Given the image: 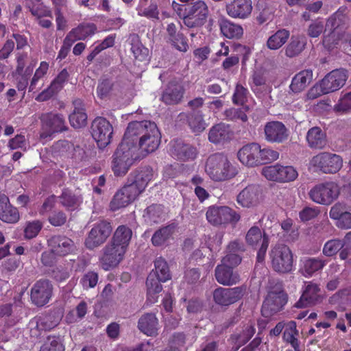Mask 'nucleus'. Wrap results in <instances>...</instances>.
<instances>
[{
    "mask_svg": "<svg viewBox=\"0 0 351 351\" xmlns=\"http://www.w3.org/2000/svg\"><path fill=\"white\" fill-rule=\"evenodd\" d=\"M123 139L130 145H136L137 152L141 157L158 149L161 135L155 123L145 120L130 123Z\"/></svg>",
    "mask_w": 351,
    "mask_h": 351,
    "instance_id": "nucleus-1",
    "label": "nucleus"
},
{
    "mask_svg": "<svg viewBox=\"0 0 351 351\" xmlns=\"http://www.w3.org/2000/svg\"><path fill=\"white\" fill-rule=\"evenodd\" d=\"M346 8H340L326 24L325 33L323 40L324 45L328 49L333 48L337 45H343L346 51H351V38L348 34L342 30L343 26L346 23Z\"/></svg>",
    "mask_w": 351,
    "mask_h": 351,
    "instance_id": "nucleus-2",
    "label": "nucleus"
},
{
    "mask_svg": "<svg viewBox=\"0 0 351 351\" xmlns=\"http://www.w3.org/2000/svg\"><path fill=\"white\" fill-rule=\"evenodd\" d=\"M204 170L208 177L215 182L226 181L237 174V168L227 156L221 154L210 156L206 159Z\"/></svg>",
    "mask_w": 351,
    "mask_h": 351,
    "instance_id": "nucleus-3",
    "label": "nucleus"
},
{
    "mask_svg": "<svg viewBox=\"0 0 351 351\" xmlns=\"http://www.w3.org/2000/svg\"><path fill=\"white\" fill-rule=\"evenodd\" d=\"M141 158L136 145H130L123 138L113 155L112 168L117 176H124L134 162Z\"/></svg>",
    "mask_w": 351,
    "mask_h": 351,
    "instance_id": "nucleus-4",
    "label": "nucleus"
},
{
    "mask_svg": "<svg viewBox=\"0 0 351 351\" xmlns=\"http://www.w3.org/2000/svg\"><path fill=\"white\" fill-rule=\"evenodd\" d=\"M348 77L346 70L342 69L332 70L310 89L308 93V98L314 99L322 95L339 90L345 85Z\"/></svg>",
    "mask_w": 351,
    "mask_h": 351,
    "instance_id": "nucleus-5",
    "label": "nucleus"
},
{
    "mask_svg": "<svg viewBox=\"0 0 351 351\" xmlns=\"http://www.w3.org/2000/svg\"><path fill=\"white\" fill-rule=\"evenodd\" d=\"M271 267L278 274H289L293 269V255L289 247L285 245L275 246L270 254Z\"/></svg>",
    "mask_w": 351,
    "mask_h": 351,
    "instance_id": "nucleus-6",
    "label": "nucleus"
},
{
    "mask_svg": "<svg viewBox=\"0 0 351 351\" xmlns=\"http://www.w3.org/2000/svg\"><path fill=\"white\" fill-rule=\"evenodd\" d=\"M343 158L336 154L321 152L313 156L310 165L324 173H336L343 167Z\"/></svg>",
    "mask_w": 351,
    "mask_h": 351,
    "instance_id": "nucleus-7",
    "label": "nucleus"
},
{
    "mask_svg": "<svg viewBox=\"0 0 351 351\" xmlns=\"http://www.w3.org/2000/svg\"><path fill=\"white\" fill-rule=\"evenodd\" d=\"M339 193L340 189L336 182H326L313 186L309 191V196L317 204L329 205L339 197Z\"/></svg>",
    "mask_w": 351,
    "mask_h": 351,
    "instance_id": "nucleus-8",
    "label": "nucleus"
},
{
    "mask_svg": "<svg viewBox=\"0 0 351 351\" xmlns=\"http://www.w3.org/2000/svg\"><path fill=\"white\" fill-rule=\"evenodd\" d=\"M185 10L183 23L189 28L202 27L206 23L209 16L207 4L201 0L189 5Z\"/></svg>",
    "mask_w": 351,
    "mask_h": 351,
    "instance_id": "nucleus-9",
    "label": "nucleus"
},
{
    "mask_svg": "<svg viewBox=\"0 0 351 351\" xmlns=\"http://www.w3.org/2000/svg\"><path fill=\"white\" fill-rule=\"evenodd\" d=\"M206 217L208 223L213 226L235 223L240 219V215L228 206H212L208 208Z\"/></svg>",
    "mask_w": 351,
    "mask_h": 351,
    "instance_id": "nucleus-10",
    "label": "nucleus"
},
{
    "mask_svg": "<svg viewBox=\"0 0 351 351\" xmlns=\"http://www.w3.org/2000/svg\"><path fill=\"white\" fill-rule=\"evenodd\" d=\"M262 174L267 180L280 183L294 181L298 176V171L293 166L278 163L263 167Z\"/></svg>",
    "mask_w": 351,
    "mask_h": 351,
    "instance_id": "nucleus-11",
    "label": "nucleus"
},
{
    "mask_svg": "<svg viewBox=\"0 0 351 351\" xmlns=\"http://www.w3.org/2000/svg\"><path fill=\"white\" fill-rule=\"evenodd\" d=\"M110 223L101 221L94 225L86 239V246L93 249L104 243L112 232Z\"/></svg>",
    "mask_w": 351,
    "mask_h": 351,
    "instance_id": "nucleus-12",
    "label": "nucleus"
},
{
    "mask_svg": "<svg viewBox=\"0 0 351 351\" xmlns=\"http://www.w3.org/2000/svg\"><path fill=\"white\" fill-rule=\"evenodd\" d=\"M264 199L262 189L256 184L245 186L237 197V202L243 208L257 206Z\"/></svg>",
    "mask_w": 351,
    "mask_h": 351,
    "instance_id": "nucleus-13",
    "label": "nucleus"
},
{
    "mask_svg": "<svg viewBox=\"0 0 351 351\" xmlns=\"http://www.w3.org/2000/svg\"><path fill=\"white\" fill-rule=\"evenodd\" d=\"M245 291L242 287L234 288L218 287L214 290L213 296L214 302L222 306H228L240 300Z\"/></svg>",
    "mask_w": 351,
    "mask_h": 351,
    "instance_id": "nucleus-14",
    "label": "nucleus"
},
{
    "mask_svg": "<svg viewBox=\"0 0 351 351\" xmlns=\"http://www.w3.org/2000/svg\"><path fill=\"white\" fill-rule=\"evenodd\" d=\"M92 136L100 148L110 143L112 127L110 122L102 117H97L92 123Z\"/></svg>",
    "mask_w": 351,
    "mask_h": 351,
    "instance_id": "nucleus-15",
    "label": "nucleus"
},
{
    "mask_svg": "<svg viewBox=\"0 0 351 351\" xmlns=\"http://www.w3.org/2000/svg\"><path fill=\"white\" fill-rule=\"evenodd\" d=\"M247 244L252 247L260 245L257 252V261L263 262L269 245L268 237L257 226H252L249 229L245 235Z\"/></svg>",
    "mask_w": 351,
    "mask_h": 351,
    "instance_id": "nucleus-16",
    "label": "nucleus"
},
{
    "mask_svg": "<svg viewBox=\"0 0 351 351\" xmlns=\"http://www.w3.org/2000/svg\"><path fill=\"white\" fill-rule=\"evenodd\" d=\"M287 300L285 293L280 287L269 291L263 304L262 314L269 317L279 311L286 304Z\"/></svg>",
    "mask_w": 351,
    "mask_h": 351,
    "instance_id": "nucleus-17",
    "label": "nucleus"
},
{
    "mask_svg": "<svg viewBox=\"0 0 351 351\" xmlns=\"http://www.w3.org/2000/svg\"><path fill=\"white\" fill-rule=\"evenodd\" d=\"M126 251L112 243H108L103 249V254L99 258L101 267L106 271L116 267L123 259Z\"/></svg>",
    "mask_w": 351,
    "mask_h": 351,
    "instance_id": "nucleus-18",
    "label": "nucleus"
},
{
    "mask_svg": "<svg viewBox=\"0 0 351 351\" xmlns=\"http://www.w3.org/2000/svg\"><path fill=\"white\" fill-rule=\"evenodd\" d=\"M139 195V191L135 186L130 184H126L116 193L110 202V208L112 210H117L125 207L134 202Z\"/></svg>",
    "mask_w": 351,
    "mask_h": 351,
    "instance_id": "nucleus-19",
    "label": "nucleus"
},
{
    "mask_svg": "<svg viewBox=\"0 0 351 351\" xmlns=\"http://www.w3.org/2000/svg\"><path fill=\"white\" fill-rule=\"evenodd\" d=\"M53 287L48 280L36 282L31 289V300L38 306H43L49 302L52 296Z\"/></svg>",
    "mask_w": 351,
    "mask_h": 351,
    "instance_id": "nucleus-20",
    "label": "nucleus"
},
{
    "mask_svg": "<svg viewBox=\"0 0 351 351\" xmlns=\"http://www.w3.org/2000/svg\"><path fill=\"white\" fill-rule=\"evenodd\" d=\"M322 300L319 285L309 282L303 287L302 294L295 306L297 308H305L319 303Z\"/></svg>",
    "mask_w": 351,
    "mask_h": 351,
    "instance_id": "nucleus-21",
    "label": "nucleus"
},
{
    "mask_svg": "<svg viewBox=\"0 0 351 351\" xmlns=\"http://www.w3.org/2000/svg\"><path fill=\"white\" fill-rule=\"evenodd\" d=\"M184 88L180 79H172L163 91L161 99L167 105L180 103L183 97Z\"/></svg>",
    "mask_w": 351,
    "mask_h": 351,
    "instance_id": "nucleus-22",
    "label": "nucleus"
},
{
    "mask_svg": "<svg viewBox=\"0 0 351 351\" xmlns=\"http://www.w3.org/2000/svg\"><path fill=\"white\" fill-rule=\"evenodd\" d=\"M226 11L231 18L245 19L252 11V0H232L226 5Z\"/></svg>",
    "mask_w": 351,
    "mask_h": 351,
    "instance_id": "nucleus-23",
    "label": "nucleus"
},
{
    "mask_svg": "<svg viewBox=\"0 0 351 351\" xmlns=\"http://www.w3.org/2000/svg\"><path fill=\"white\" fill-rule=\"evenodd\" d=\"M260 145L252 143L243 146L237 153L239 161L247 167H255L259 165Z\"/></svg>",
    "mask_w": 351,
    "mask_h": 351,
    "instance_id": "nucleus-24",
    "label": "nucleus"
},
{
    "mask_svg": "<svg viewBox=\"0 0 351 351\" xmlns=\"http://www.w3.org/2000/svg\"><path fill=\"white\" fill-rule=\"evenodd\" d=\"M48 245L51 252L58 256H66L75 250L73 241L61 235L51 237L48 240Z\"/></svg>",
    "mask_w": 351,
    "mask_h": 351,
    "instance_id": "nucleus-25",
    "label": "nucleus"
},
{
    "mask_svg": "<svg viewBox=\"0 0 351 351\" xmlns=\"http://www.w3.org/2000/svg\"><path fill=\"white\" fill-rule=\"evenodd\" d=\"M131 186H135L141 194L147 187L149 182L154 178V172L149 167L139 168L130 175Z\"/></svg>",
    "mask_w": 351,
    "mask_h": 351,
    "instance_id": "nucleus-26",
    "label": "nucleus"
},
{
    "mask_svg": "<svg viewBox=\"0 0 351 351\" xmlns=\"http://www.w3.org/2000/svg\"><path fill=\"white\" fill-rule=\"evenodd\" d=\"M40 119L43 128L48 130V134L45 136L66 129L65 121L62 114L53 112L45 113L42 114Z\"/></svg>",
    "mask_w": 351,
    "mask_h": 351,
    "instance_id": "nucleus-27",
    "label": "nucleus"
},
{
    "mask_svg": "<svg viewBox=\"0 0 351 351\" xmlns=\"http://www.w3.org/2000/svg\"><path fill=\"white\" fill-rule=\"evenodd\" d=\"M265 134L266 140L271 143H281L288 136L286 127L279 121L267 123L265 126Z\"/></svg>",
    "mask_w": 351,
    "mask_h": 351,
    "instance_id": "nucleus-28",
    "label": "nucleus"
},
{
    "mask_svg": "<svg viewBox=\"0 0 351 351\" xmlns=\"http://www.w3.org/2000/svg\"><path fill=\"white\" fill-rule=\"evenodd\" d=\"M68 76L69 73L66 70L63 69L51 82L50 86L36 96V100L38 101H44L50 99L63 88Z\"/></svg>",
    "mask_w": 351,
    "mask_h": 351,
    "instance_id": "nucleus-29",
    "label": "nucleus"
},
{
    "mask_svg": "<svg viewBox=\"0 0 351 351\" xmlns=\"http://www.w3.org/2000/svg\"><path fill=\"white\" fill-rule=\"evenodd\" d=\"M19 218V211L10 204L8 197L0 194V219L5 223H14Z\"/></svg>",
    "mask_w": 351,
    "mask_h": 351,
    "instance_id": "nucleus-30",
    "label": "nucleus"
},
{
    "mask_svg": "<svg viewBox=\"0 0 351 351\" xmlns=\"http://www.w3.org/2000/svg\"><path fill=\"white\" fill-rule=\"evenodd\" d=\"M171 153L178 160H193L197 156V150L195 147L184 144L181 140H177L171 145Z\"/></svg>",
    "mask_w": 351,
    "mask_h": 351,
    "instance_id": "nucleus-31",
    "label": "nucleus"
},
{
    "mask_svg": "<svg viewBox=\"0 0 351 351\" xmlns=\"http://www.w3.org/2000/svg\"><path fill=\"white\" fill-rule=\"evenodd\" d=\"M138 328L147 336H156L159 330L158 319L154 313H145L138 319Z\"/></svg>",
    "mask_w": 351,
    "mask_h": 351,
    "instance_id": "nucleus-32",
    "label": "nucleus"
},
{
    "mask_svg": "<svg viewBox=\"0 0 351 351\" xmlns=\"http://www.w3.org/2000/svg\"><path fill=\"white\" fill-rule=\"evenodd\" d=\"M233 268L223 264L219 265L215 269V278L217 281L224 286H231L239 281V276L233 271Z\"/></svg>",
    "mask_w": 351,
    "mask_h": 351,
    "instance_id": "nucleus-33",
    "label": "nucleus"
},
{
    "mask_svg": "<svg viewBox=\"0 0 351 351\" xmlns=\"http://www.w3.org/2000/svg\"><path fill=\"white\" fill-rule=\"evenodd\" d=\"M176 226L174 224H170L162 227L157 230L152 237V243L156 247L167 246L171 240L173 239V235L176 232Z\"/></svg>",
    "mask_w": 351,
    "mask_h": 351,
    "instance_id": "nucleus-34",
    "label": "nucleus"
},
{
    "mask_svg": "<svg viewBox=\"0 0 351 351\" xmlns=\"http://www.w3.org/2000/svg\"><path fill=\"white\" fill-rule=\"evenodd\" d=\"M15 75H31L37 64L36 58H30L27 53L16 55Z\"/></svg>",
    "mask_w": 351,
    "mask_h": 351,
    "instance_id": "nucleus-35",
    "label": "nucleus"
},
{
    "mask_svg": "<svg viewBox=\"0 0 351 351\" xmlns=\"http://www.w3.org/2000/svg\"><path fill=\"white\" fill-rule=\"evenodd\" d=\"M73 104L74 109L69 117L71 125L74 128L84 127L87 122V115L82 101L80 99H75Z\"/></svg>",
    "mask_w": 351,
    "mask_h": 351,
    "instance_id": "nucleus-36",
    "label": "nucleus"
},
{
    "mask_svg": "<svg viewBox=\"0 0 351 351\" xmlns=\"http://www.w3.org/2000/svg\"><path fill=\"white\" fill-rule=\"evenodd\" d=\"M326 262L319 258H304L300 261L299 271L306 278L311 277L315 272L321 270Z\"/></svg>",
    "mask_w": 351,
    "mask_h": 351,
    "instance_id": "nucleus-37",
    "label": "nucleus"
},
{
    "mask_svg": "<svg viewBox=\"0 0 351 351\" xmlns=\"http://www.w3.org/2000/svg\"><path fill=\"white\" fill-rule=\"evenodd\" d=\"M231 130L228 125L220 123L213 125L209 132L208 139L210 142L217 144L231 138Z\"/></svg>",
    "mask_w": 351,
    "mask_h": 351,
    "instance_id": "nucleus-38",
    "label": "nucleus"
},
{
    "mask_svg": "<svg viewBox=\"0 0 351 351\" xmlns=\"http://www.w3.org/2000/svg\"><path fill=\"white\" fill-rule=\"evenodd\" d=\"M96 27L92 23H83L72 29L66 36L73 43L77 40H85L95 34Z\"/></svg>",
    "mask_w": 351,
    "mask_h": 351,
    "instance_id": "nucleus-39",
    "label": "nucleus"
},
{
    "mask_svg": "<svg viewBox=\"0 0 351 351\" xmlns=\"http://www.w3.org/2000/svg\"><path fill=\"white\" fill-rule=\"evenodd\" d=\"M132 236V232L130 228L125 226H119L116 229L110 243L127 251Z\"/></svg>",
    "mask_w": 351,
    "mask_h": 351,
    "instance_id": "nucleus-40",
    "label": "nucleus"
},
{
    "mask_svg": "<svg viewBox=\"0 0 351 351\" xmlns=\"http://www.w3.org/2000/svg\"><path fill=\"white\" fill-rule=\"evenodd\" d=\"M161 281L156 277L155 274H149L147 278V302L150 305L155 304L158 299V294L162 290Z\"/></svg>",
    "mask_w": 351,
    "mask_h": 351,
    "instance_id": "nucleus-41",
    "label": "nucleus"
},
{
    "mask_svg": "<svg viewBox=\"0 0 351 351\" xmlns=\"http://www.w3.org/2000/svg\"><path fill=\"white\" fill-rule=\"evenodd\" d=\"M161 281L156 277L155 274H149L147 278V302L150 305L155 304L158 299V294L162 290Z\"/></svg>",
    "mask_w": 351,
    "mask_h": 351,
    "instance_id": "nucleus-42",
    "label": "nucleus"
},
{
    "mask_svg": "<svg viewBox=\"0 0 351 351\" xmlns=\"http://www.w3.org/2000/svg\"><path fill=\"white\" fill-rule=\"evenodd\" d=\"M313 73L310 70H304L296 74L292 79L290 88L294 93L304 90L311 83Z\"/></svg>",
    "mask_w": 351,
    "mask_h": 351,
    "instance_id": "nucleus-43",
    "label": "nucleus"
},
{
    "mask_svg": "<svg viewBox=\"0 0 351 351\" xmlns=\"http://www.w3.org/2000/svg\"><path fill=\"white\" fill-rule=\"evenodd\" d=\"M308 146L314 149H323L326 145V134L318 127L311 128L306 134Z\"/></svg>",
    "mask_w": 351,
    "mask_h": 351,
    "instance_id": "nucleus-44",
    "label": "nucleus"
},
{
    "mask_svg": "<svg viewBox=\"0 0 351 351\" xmlns=\"http://www.w3.org/2000/svg\"><path fill=\"white\" fill-rule=\"evenodd\" d=\"M219 26L223 35L228 38H239L243 34V27L240 25L226 19L220 20Z\"/></svg>",
    "mask_w": 351,
    "mask_h": 351,
    "instance_id": "nucleus-45",
    "label": "nucleus"
},
{
    "mask_svg": "<svg viewBox=\"0 0 351 351\" xmlns=\"http://www.w3.org/2000/svg\"><path fill=\"white\" fill-rule=\"evenodd\" d=\"M290 36L289 32L285 29L278 30L270 36L267 41V47L271 50H277L282 47Z\"/></svg>",
    "mask_w": 351,
    "mask_h": 351,
    "instance_id": "nucleus-46",
    "label": "nucleus"
},
{
    "mask_svg": "<svg viewBox=\"0 0 351 351\" xmlns=\"http://www.w3.org/2000/svg\"><path fill=\"white\" fill-rule=\"evenodd\" d=\"M131 45V51L136 60L139 61L146 60L148 56V49L145 47L137 35H131L129 38Z\"/></svg>",
    "mask_w": 351,
    "mask_h": 351,
    "instance_id": "nucleus-47",
    "label": "nucleus"
},
{
    "mask_svg": "<svg viewBox=\"0 0 351 351\" xmlns=\"http://www.w3.org/2000/svg\"><path fill=\"white\" fill-rule=\"evenodd\" d=\"M59 199L61 204L68 210H75L82 201L80 195L69 189H64Z\"/></svg>",
    "mask_w": 351,
    "mask_h": 351,
    "instance_id": "nucleus-48",
    "label": "nucleus"
},
{
    "mask_svg": "<svg viewBox=\"0 0 351 351\" xmlns=\"http://www.w3.org/2000/svg\"><path fill=\"white\" fill-rule=\"evenodd\" d=\"M298 330L294 322L289 323L283 333L285 341L291 344L295 351H300V342L298 339Z\"/></svg>",
    "mask_w": 351,
    "mask_h": 351,
    "instance_id": "nucleus-49",
    "label": "nucleus"
},
{
    "mask_svg": "<svg viewBox=\"0 0 351 351\" xmlns=\"http://www.w3.org/2000/svg\"><path fill=\"white\" fill-rule=\"evenodd\" d=\"M165 213L161 205H151L145 211L144 217L150 223H159L165 219Z\"/></svg>",
    "mask_w": 351,
    "mask_h": 351,
    "instance_id": "nucleus-50",
    "label": "nucleus"
},
{
    "mask_svg": "<svg viewBox=\"0 0 351 351\" xmlns=\"http://www.w3.org/2000/svg\"><path fill=\"white\" fill-rule=\"evenodd\" d=\"M117 86L110 80H102L97 86V93L101 99L110 98L117 93Z\"/></svg>",
    "mask_w": 351,
    "mask_h": 351,
    "instance_id": "nucleus-51",
    "label": "nucleus"
},
{
    "mask_svg": "<svg viewBox=\"0 0 351 351\" xmlns=\"http://www.w3.org/2000/svg\"><path fill=\"white\" fill-rule=\"evenodd\" d=\"M156 277L159 278L161 282H166L171 278V274L167 263L162 257L156 259L155 263Z\"/></svg>",
    "mask_w": 351,
    "mask_h": 351,
    "instance_id": "nucleus-52",
    "label": "nucleus"
},
{
    "mask_svg": "<svg viewBox=\"0 0 351 351\" xmlns=\"http://www.w3.org/2000/svg\"><path fill=\"white\" fill-rule=\"evenodd\" d=\"M305 46L304 40L300 37H292L291 42L285 49V54L289 58L298 56Z\"/></svg>",
    "mask_w": 351,
    "mask_h": 351,
    "instance_id": "nucleus-53",
    "label": "nucleus"
},
{
    "mask_svg": "<svg viewBox=\"0 0 351 351\" xmlns=\"http://www.w3.org/2000/svg\"><path fill=\"white\" fill-rule=\"evenodd\" d=\"M189 124L194 132H201L206 128L203 114L200 111H194L189 117Z\"/></svg>",
    "mask_w": 351,
    "mask_h": 351,
    "instance_id": "nucleus-54",
    "label": "nucleus"
},
{
    "mask_svg": "<svg viewBox=\"0 0 351 351\" xmlns=\"http://www.w3.org/2000/svg\"><path fill=\"white\" fill-rule=\"evenodd\" d=\"M65 347L60 337H49L41 346L40 351H64Z\"/></svg>",
    "mask_w": 351,
    "mask_h": 351,
    "instance_id": "nucleus-55",
    "label": "nucleus"
},
{
    "mask_svg": "<svg viewBox=\"0 0 351 351\" xmlns=\"http://www.w3.org/2000/svg\"><path fill=\"white\" fill-rule=\"evenodd\" d=\"M334 111L346 114L351 112V92L342 95L334 106Z\"/></svg>",
    "mask_w": 351,
    "mask_h": 351,
    "instance_id": "nucleus-56",
    "label": "nucleus"
},
{
    "mask_svg": "<svg viewBox=\"0 0 351 351\" xmlns=\"http://www.w3.org/2000/svg\"><path fill=\"white\" fill-rule=\"evenodd\" d=\"M43 224L39 220L28 221L24 228V237L31 239L36 237L43 228Z\"/></svg>",
    "mask_w": 351,
    "mask_h": 351,
    "instance_id": "nucleus-57",
    "label": "nucleus"
},
{
    "mask_svg": "<svg viewBox=\"0 0 351 351\" xmlns=\"http://www.w3.org/2000/svg\"><path fill=\"white\" fill-rule=\"evenodd\" d=\"M223 234L217 233L211 235H204L202 238L204 243L210 251L218 250L222 243Z\"/></svg>",
    "mask_w": 351,
    "mask_h": 351,
    "instance_id": "nucleus-58",
    "label": "nucleus"
},
{
    "mask_svg": "<svg viewBox=\"0 0 351 351\" xmlns=\"http://www.w3.org/2000/svg\"><path fill=\"white\" fill-rule=\"evenodd\" d=\"M259 165L271 162L279 158V153L269 147L261 149L260 147Z\"/></svg>",
    "mask_w": 351,
    "mask_h": 351,
    "instance_id": "nucleus-59",
    "label": "nucleus"
},
{
    "mask_svg": "<svg viewBox=\"0 0 351 351\" xmlns=\"http://www.w3.org/2000/svg\"><path fill=\"white\" fill-rule=\"evenodd\" d=\"M138 14L141 16H145L151 19H159V10L156 3H151L147 8H144L142 5H139Z\"/></svg>",
    "mask_w": 351,
    "mask_h": 351,
    "instance_id": "nucleus-60",
    "label": "nucleus"
},
{
    "mask_svg": "<svg viewBox=\"0 0 351 351\" xmlns=\"http://www.w3.org/2000/svg\"><path fill=\"white\" fill-rule=\"evenodd\" d=\"M98 282V274L94 271L86 273L81 278L80 283L84 289L94 288Z\"/></svg>",
    "mask_w": 351,
    "mask_h": 351,
    "instance_id": "nucleus-61",
    "label": "nucleus"
},
{
    "mask_svg": "<svg viewBox=\"0 0 351 351\" xmlns=\"http://www.w3.org/2000/svg\"><path fill=\"white\" fill-rule=\"evenodd\" d=\"M343 243L339 239H332L327 241L323 248V253L327 256H331L337 253L343 247Z\"/></svg>",
    "mask_w": 351,
    "mask_h": 351,
    "instance_id": "nucleus-62",
    "label": "nucleus"
},
{
    "mask_svg": "<svg viewBox=\"0 0 351 351\" xmlns=\"http://www.w3.org/2000/svg\"><path fill=\"white\" fill-rule=\"evenodd\" d=\"M26 4L32 14L34 16L40 17L47 15L48 13V10L40 3V0H34V2L27 0Z\"/></svg>",
    "mask_w": 351,
    "mask_h": 351,
    "instance_id": "nucleus-63",
    "label": "nucleus"
},
{
    "mask_svg": "<svg viewBox=\"0 0 351 351\" xmlns=\"http://www.w3.org/2000/svg\"><path fill=\"white\" fill-rule=\"evenodd\" d=\"M169 42L176 49L179 50L180 51L186 52L189 49L186 38L182 33L176 35V36L171 39Z\"/></svg>",
    "mask_w": 351,
    "mask_h": 351,
    "instance_id": "nucleus-64",
    "label": "nucleus"
}]
</instances>
